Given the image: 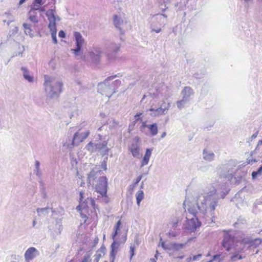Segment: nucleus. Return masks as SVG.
Wrapping results in <instances>:
<instances>
[{"label": "nucleus", "instance_id": "19", "mask_svg": "<svg viewBox=\"0 0 262 262\" xmlns=\"http://www.w3.org/2000/svg\"><path fill=\"white\" fill-rule=\"evenodd\" d=\"M233 244V239L230 235L227 234L225 236L222 245L227 251H229Z\"/></svg>", "mask_w": 262, "mask_h": 262}, {"label": "nucleus", "instance_id": "28", "mask_svg": "<svg viewBox=\"0 0 262 262\" xmlns=\"http://www.w3.org/2000/svg\"><path fill=\"white\" fill-rule=\"evenodd\" d=\"M137 204L138 206L140 205L141 202L143 200L144 198V192L140 190H139L136 194Z\"/></svg>", "mask_w": 262, "mask_h": 262}, {"label": "nucleus", "instance_id": "27", "mask_svg": "<svg viewBox=\"0 0 262 262\" xmlns=\"http://www.w3.org/2000/svg\"><path fill=\"white\" fill-rule=\"evenodd\" d=\"M123 21L121 19L117 16V15H114V24L115 26L119 29L121 34H123V32L120 26L122 23Z\"/></svg>", "mask_w": 262, "mask_h": 262}, {"label": "nucleus", "instance_id": "34", "mask_svg": "<svg viewBox=\"0 0 262 262\" xmlns=\"http://www.w3.org/2000/svg\"><path fill=\"white\" fill-rule=\"evenodd\" d=\"M167 16L165 14H157L156 16V18L157 20L161 22V25H164L165 23Z\"/></svg>", "mask_w": 262, "mask_h": 262}, {"label": "nucleus", "instance_id": "64", "mask_svg": "<svg viewBox=\"0 0 262 262\" xmlns=\"http://www.w3.org/2000/svg\"><path fill=\"white\" fill-rule=\"evenodd\" d=\"M245 3L246 4L245 6H247L248 5L249 2H251V0H244Z\"/></svg>", "mask_w": 262, "mask_h": 262}, {"label": "nucleus", "instance_id": "18", "mask_svg": "<svg viewBox=\"0 0 262 262\" xmlns=\"http://www.w3.org/2000/svg\"><path fill=\"white\" fill-rule=\"evenodd\" d=\"M229 188L226 183H224L221 187L220 189L218 188L216 190H214V195L215 194L219 198L223 199L228 193Z\"/></svg>", "mask_w": 262, "mask_h": 262}, {"label": "nucleus", "instance_id": "8", "mask_svg": "<svg viewBox=\"0 0 262 262\" xmlns=\"http://www.w3.org/2000/svg\"><path fill=\"white\" fill-rule=\"evenodd\" d=\"M121 225V221L119 220L117 222L116 224L115 225L114 230V232L112 234V238L114 240L113 243L112 244L111 246V251L110 253V262H114V260L115 258L116 254L118 252V250L119 246V243L118 242H116L115 239V237L118 235V231L120 230V227Z\"/></svg>", "mask_w": 262, "mask_h": 262}, {"label": "nucleus", "instance_id": "60", "mask_svg": "<svg viewBox=\"0 0 262 262\" xmlns=\"http://www.w3.org/2000/svg\"><path fill=\"white\" fill-rule=\"evenodd\" d=\"M220 256L218 255H214V257H213L214 261H215V260H217Z\"/></svg>", "mask_w": 262, "mask_h": 262}, {"label": "nucleus", "instance_id": "21", "mask_svg": "<svg viewBox=\"0 0 262 262\" xmlns=\"http://www.w3.org/2000/svg\"><path fill=\"white\" fill-rule=\"evenodd\" d=\"M193 94V90L189 86H185L181 92L182 99L188 102L190 97Z\"/></svg>", "mask_w": 262, "mask_h": 262}, {"label": "nucleus", "instance_id": "12", "mask_svg": "<svg viewBox=\"0 0 262 262\" xmlns=\"http://www.w3.org/2000/svg\"><path fill=\"white\" fill-rule=\"evenodd\" d=\"M88 53L91 62L94 63H97L100 60L103 51L100 47L94 46Z\"/></svg>", "mask_w": 262, "mask_h": 262}, {"label": "nucleus", "instance_id": "39", "mask_svg": "<svg viewBox=\"0 0 262 262\" xmlns=\"http://www.w3.org/2000/svg\"><path fill=\"white\" fill-rule=\"evenodd\" d=\"M188 102L184 99H182L180 100H179L177 102V105L178 107L181 110L182 108H183L185 106V105Z\"/></svg>", "mask_w": 262, "mask_h": 262}, {"label": "nucleus", "instance_id": "17", "mask_svg": "<svg viewBox=\"0 0 262 262\" xmlns=\"http://www.w3.org/2000/svg\"><path fill=\"white\" fill-rule=\"evenodd\" d=\"M107 56L109 58H113V54H116L120 50V45L114 42L106 45Z\"/></svg>", "mask_w": 262, "mask_h": 262}, {"label": "nucleus", "instance_id": "48", "mask_svg": "<svg viewBox=\"0 0 262 262\" xmlns=\"http://www.w3.org/2000/svg\"><path fill=\"white\" fill-rule=\"evenodd\" d=\"M142 115V113H137L136 115L134 116L135 120L137 122L138 121L141 120V115Z\"/></svg>", "mask_w": 262, "mask_h": 262}, {"label": "nucleus", "instance_id": "2", "mask_svg": "<svg viewBox=\"0 0 262 262\" xmlns=\"http://www.w3.org/2000/svg\"><path fill=\"white\" fill-rule=\"evenodd\" d=\"M101 172L99 168H93L88 174L87 182L90 185H95L96 191L100 195H105L107 191V179L105 176H100L97 179Z\"/></svg>", "mask_w": 262, "mask_h": 262}, {"label": "nucleus", "instance_id": "35", "mask_svg": "<svg viewBox=\"0 0 262 262\" xmlns=\"http://www.w3.org/2000/svg\"><path fill=\"white\" fill-rule=\"evenodd\" d=\"M186 244H178L172 243V250L178 251L184 247Z\"/></svg>", "mask_w": 262, "mask_h": 262}, {"label": "nucleus", "instance_id": "31", "mask_svg": "<svg viewBox=\"0 0 262 262\" xmlns=\"http://www.w3.org/2000/svg\"><path fill=\"white\" fill-rule=\"evenodd\" d=\"M162 238H160V245L162 248L166 251H170L172 250V243H166L162 241Z\"/></svg>", "mask_w": 262, "mask_h": 262}, {"label": "nucleus", "instance_id": "53", "mask_svg": "<svg viewBox=\"0 0 262 262\" xmlns=\"http://www.w3.org/2000/svg\"><path fill=\"white\" fill-rule=\"evenodd\" d=\"M33 2L40 6L44 4V2L42 0H34Z\"/></svg>", "mask_w": 262, "mask_h": 262}, {"label": "nucleus", "instance_id": "62", "mask_svg": "<svg viewBox=\"0 0 262 262\" xmlns=\"http://www.w3.org/2000/svg\"><path fill=\"white\" fill-rule=\"evenodd\" d=\"M26 0H20L19 2V6L23 4H24Z\"/></svg>", "mask_w": 262, "mask_h": 262}, {"label": "nucleus", "instance_id": "11", "mask_svg": "<svg viewBox=\"0 0 262 262\" xmlns=\"http://www.w3.org/2000/svg\"><path fill=\"white\" fill-rule=\"evenodd\" d=\"M74 36L75 40L76 48L72 49V52L75 55L78 56L82 50L84 43V39L82 35L78 32H75Z\"/></svg>", "mask_w": 262, "mask_h": 262}, {"label": "nucleus", "instance_id": "58", "mask_svg": "<svg viewBox=\"0 0 262 262\" xmlns=\"http://www.w3.org/2000/svg\"><path fill=\"white\" fill-rule=\"evenodd\" d=\"M151 29L152 32H155L156 33H159L161 31V28H158L157 29H154L152 26L151 27Z\"/></svg>", "mask_w": 262, "mask_h": 262}, {"label": "nucleus", "instance_id": "40", "mask_svg": "<svg viewBox=\"0 0 262 262\" xmlns=\"http://www.w3.org/2000/svg\"><path fill=\"white\" fill-rule=\"evenodd\" d=\"M262 173V166H260L256 171H253L252 177L253 179H255L258 175H260Z\"/></svg>", "mask_w": 262, "mask_h": 262}, {"label": "nucleus", "instance_id": "29", "mask_svg": "<svg viewBox=\"0 0 262 262\" xmlns=\"http://www.w3.org/2000/svg\"><path fill=\"white\" fill-rule=\"evenodd\" d=\"M62 230V223L60 220L57 221L55 226L54 229V232L56 235H59L61 233Z\"/></svg>", "mask_w": 262, "mask_h": 262}, {"label": "nucleus", "instance_id": "46", "mask_svg": "<svg viewBox=\"0 0 262 262\" xmlns=\"http://www.w3.org/2000/svg\"><path fill=\"white\" fill-rule=\"evenodd\" d=\"M242 257L241 255H239L238 254H234L232 257V260H236V259H242Z\"/></svg>", "mask_w": 262, "mask_h": 262}, {"label": "nucleus", "instance_id": "54", "mask_svg": "<svg viewBox=\"0 0 262 262\" xmlns=\"http://www.w3.org/2000/svg\"><path fill=\"white\" fill-rule=\"evenodd\" d=\"M202 256V254H199L196 255H194L193 256V258H192V260L193 261H195V260H197L198 259H199Z\"/></svg>", "mask_w": 262, "mask_h": 262}, {"label": "nucleus", "instance_id": "16", "mask_svg": "<svg viewBox=\"0 0 262 262\" xmlns=\"http://www.w3.org/2000/svg\"><path fill=\"white\" fill-rule=\"evenodd\" d=\"M162 105H160L159 107H150L148 111L151 112V116H156L161 115L165 114L167 111L170 107V104L168 103L166 107H162Z\"/></svg>", "mask_w": 262, "mask_h": 262}, {"label": "nucleus", "instance_id": "7", "mask_svg": "<svg viewBox=\"0 0 262 262\" xmlns=\"http://www.w3.org/2000/svg\"><path fill=\"white\" fill-rule=\"evenodd\" d=\"M237 165V162L235 160H230L229 162L224 165L222 169H223V172L221 171V175L224 177L225 179H228V181L234 183L236 182V180L235 181H233V179H236V174L237 172L238 169H236V172L233 170V168L236 166Z\"/></svg>", "mask_w": 262, "mask_h": 262}, {"label": "nucleus", "instance_id": "26", "mask_svg": "<svg viewBox=\"0 0 262 262\" xmlns=\"http://www.w3.org/2000/svg\"><path fill=\"white\" fill-rule=\"evenodd\" d=\"M144 176V174H140L137 178L134 180V183L128 186V191L132 193L135 188L137 186L138 184Z\"/></svg>", "mask_w": 262, "mask_h": 262}, {"label": "nucleus", "instance_id": "3", "mask_svg": "<svg viewBox=\"0 0 262 262\" xmlns=\"http://www.w3.org/2000/svg\"><path fill=\"white\" fill-rule=\"evenodd\" d=\"M43 83L45 92L47 98H57L62 91V82L54 77L45 75Z\"/></svg>", "mask_w": 262, "mask_h": 262}, {"label": "nucleus", "instance_id": "9", "mask_svg": "<svg viewBox=\"0 0 262 262\" xmlns=\"http://www.w3.org/2000/svg\"><path fill=\"white\" fill-rule=\"evenodd\" d=\"M28 19L33 24V25L28 23H24L23 26L24 28L25 34L32 37L33 36V33L32 28L35 27L38 24V19L35 13H30V11L28 12Z\"/></svg>", "mask_w": 262, "mask_h": 262}, {"label": "nucleus", "instance_id": "24", "mask_svg": "<svg viewBox=\"0 0 262 262\" xmlns=\"http://www.w3.org/2000/svg\"><path fill=\"white\" fill-rule=\"evenodd\" d=\"M89 200V198H87V200L85 199L83 200V193L82 191L80 192V198H79V203L80 204L77 206V209L79 211H80L82 209H84L87 206V203Z\"/></svg>", "mask_w": 262, "mask_h": 262}, {"label": "nucleus", "instance_id": "38", "mask_svg": "<svg viewBox=\"0 0 262 262\" xmlns=\"http://www.w3.org/2000/svg\"><path fill=\"white\" fill-rule=\"evenodd\" d=\"M3 16H5L8 18V20L7 21V24L8 26L14 20L13 16L10 13L6 12L4 14Z\"/></svg>", "mask_w": 262, "mask_h": 262}, {"label": "nucleus", "instance_id": "10", "mask_svg": "<svg viewBox=\"0 0 262 262\" xmlns=\"http://www.w3.org/2000/svg\"><path fill=\"white\" fill-rule=\"evenodd\" d=\"M159 92L157 90H151L143 95L141 100V103L149 102L151 107H152L155 102L159 97Z\"/></svg>", "mask_w": 262, "mask_h": 262}, {"label": "nucleus", "instance_id": "36", "mask_svg": "<svg viewBox=\"0 0 262 262\" xmlns=\"http://www.w3.org/2000/svg\"><path fill=\"white\" fill-rule=\"evenodd\" d=\"M48 208H37L36 211L39 215H46L48 213Z\"/></svg>", "mask_w": 262, "mask_h": 262}, {"label": "nucleus", "instance_id": "50", "mask_svg": "<svg viewBox=\"0 0 262 262\" xmlns=\"http://www.w3.org/2000/svg\"><path fill=\"white\" fill-rule=\"evenodd\" d=\"M255 162H256V160L254 159H253L252 158L249 157L247 159V162L249 164H252L253 163Z\"/></svg>", "mask_w": 262, "mask_h": 262}, {"label": "nucleus", "instance_id": "55", "mask_svg": "<svg viewBox=\"0 0 262 262\" xmlns=\"http://www.w3.org/2000/svg\"><path fill=\"white\" fill-rule=\"evenodd\" d=\"M171 224L173 227H176L178 225V220H173V221L171 222Z\"/></svg>", "mask_w": 262, "mask_h": 262}, {"label": "nucleus", "instance_id": "30", "mask_svg": "<svg viewBox=\"0 0 262 262\" xmlns=\"http://www.w3.org/2000/svg\"><path fill=\"white\" fill-rule=\"evenodd\" d=\"M147 128L149 129L150 134L152 136H156L158 133V126L156 123L147 126Z\"/></svg>", "mask_w": 262, "mask_h": 262}, {"label": "nucleus", "instance_id": "33", "mask_svg": "<svg viewBox=\"0 0 262 262\" xmlns=\"http://www.w3.org/2000/svg\"><path fill=\"white\" fill-rule=\"evenodd\" d=\"M95 147H96V143H94L92 142H90L86 145L85 148L91 153H93L97 152Z\"/></svg>", "mask_w": 262, "mask_h": 262}, {"label": "nucleus", "instance_id": "15", "mask_svg": "<svg viewBox=\"0 0 262 262\" xmlns=\"http://www.w3.org/2000/svg\"><path fill=\"white\" fill-rule=\"evenodd\" d=\"M135 140H136L135 142L131 144V145L129 146V150L132 153L133 156L134 158H136L138 159L140 158L141 155L140 153V146L138 144V141L139 140V137H136Z\"/></svg>", "mask_w": 262, "mask_h": 262}, {"label": "nucleus", "instance_id": "23", "mask_svg": "<svg viewBox=\"0 0 262 262\" xmlns=\"http://www.w3.org/2000/svg\"><path fill=\"white\" fill-rule=\"evenodd\" d=\"M20 70L24 79L30 83L33 82L34 77L30 74L29 70L25 67H21Z\"/></svg>", "mask_w": 262, "mask_h": 262}, {"label": "nucleus", "instance_id": "61", "mask_svg": "<svg viewBox=\"0 0 262 262\" xmlns=\"http://www.w3.org/2000/svg\"><path fill=\"white\" fill-rule=\"evenodd\" d=\"M36 225V221L35 219H34L33 221V223H32V226H33V227H35Z\"/></svg>", "mask_w": 262, "mask_h": 262}, {"label": "nucleus", "instance_id": "51", "mask_svg": "<svg viewBox=\"0 0 262 262\" xmlns=\"http://www.w3.org/2000/svg\"><path fill=\"white\" fill-rule=\"evenodd\" d=\"M58 35L61 38H64L66 37V33L63 30H60L59 32Z\"/></svg>", "mask_w": 262, "mask_h": 262}, {"label": "nucleus", "instance_id": "42", "mask_svg": "<svg viewBox=\"0 0 262 262\" xmlns=\"http://www.w3.org/2000/svg\"><path fill=\"white\" fill-rule=\"evenodd\" d=\"M72 167L77 170V160L76 158H72L71 159Z\"/></svg>", "mask_w": 262, "mask_h": 262}, {"label": "nucleus", "instance_id": "5", "mask_svg": "<svg viewBox=\"0 0 262 262\" xmlns=\"http://www.w3.org/2000/svg\"><path fill=\"white\" fill-rule=\"evenodd\" d=\"M198 203H193L198 204L199 207V210L204 214L213 210V192L210 191L208 193H204L199 195L198 198Z\"/></svg>", "mask_w": 262, "mask_h": 262}, {"label": "nucleus", "instance_id": "25", "mask_svg": "<svg viewBox=\"0 0 262 262\" xmlns=\"http://www.w3.org/2000/svg\"><path fill=\"white\" fill-rule=\"evenodd\" d=\"M203 159L207 162H210L213 160V153L211 151H208L207 149L205 148L203 152Z\"/></svg>", "mask_w": 262, "mask_h": 262}, {"label": "nucleus", "instance_id": "6", "mask_svg": "<svg viewBox=\"0 0 262 262\" xmlns=\"http://www.w3.org/2000/svg\"><path fill=\"white\" fill-rule=\"evenodd\" d=\"M46 15L48 17L49 21L48 27L51 32V36L54 43H57L56 37V21L60 20V17L56 15V11L55 9H50L46 11Z\"/></svg>", "mask_w": 262, "mask_h": 262}, {"label": "nucleus", "instance_id": "47", "mask_svg": "<svg viewBox=\"0 0 262 262\" xmlns=\"http://www.w3.org/2000/svg\"><path fill=\"white\" fill-rule=\"evenodd\" d=\"M101 199H102V201L105 203H107L110 201V199L106 194L105 195H101Z\"/></svg>", "mask_w": 262, "mask_h": 262}, {"label": "nucleus", "instance_id": "44", "mask_svg": "<svg viewBox=\"0 0 262 262\" xmlns=\"http://www.w3.org/2000/svg\"><path fill=\"white\" fill-rule=\"evenodd\" d=\"M101 257V254L100 253L97 252L94 256V258L93 260V262H98Z\"/></svg>", "mask_w": 262, "mask_h": 262}, {"label": "nucleus", "instance_id": "56", "mask_svg": "<svg viewBox=\"0 0 262 262\" xmlns=\"http://www.w3.org/2000/svg\"><path fill=\"white\" fill-rule=\"evenodd\" d=\"M148 125H147V124H146V122H143L142 123V125H141V127H140V130H141V131H143V129L144 128H145V127H147V126H148Z\"/></svg>", "mask_w": 262, "mask_h": 262}, {"label": "nucleus", "instance_id": "14", "mask_svg": "<svg viewBox=\"0 0 262 262\" xmlns=\"http://www.w3.org/2000/svg\"><path fill=\"white\" fill-rule=\"evenodd\" d=\"M39 255L38 250L35 247H31L27 249L24 254V258L26 261L29 262L32 260Z\"/></svg>", "mask_w": 262, "mask_h": 262}, {"label": "nucleus", "instance_id": "43", "mask_svg": "<svg viewBox=\"0 0 262 262\" xmlns=\"http://www.w3.org/2000/svg\"><path fill=\"white\" fill-rule=\"evenodd\" d=\"M130 259L131 260L133 256L135 255V246L131 245L130 246Z\"/></svg>", "mask_w": 262, "mask_h": 262}, {"label": "nucleus", "instance_id": "4", "mask_svg": "<svg viewBox=\"0 0 262 262\" xmlns=\"http://www.w3.org/2000/svg\"><path fill=\"white\" fill-rule=\"evenodd\" d=\"M116 77V75H114L107 77L103 82L99 83L98 85V92L108 98L111 97L121 84L119 80L111 82Z\"/></svg>", "mask_w": 262, "mask_h": 262}, {"label": "nucleus", "instance_id": "32", "mask_svg": "<svg viewBox=\"0 0 262 262\" xmlns=\"http://www.w3.org/2000/svg\"><path fill=\"white\" fill-rule=\"evenodd\" d=\"M34 173L38 178H40L42 174L41 170L40 169V162L37 160H36L35 162Z\"/></svg>", "mask_w": 262, "mask_h": 262}, {"label": "nucleus", "instance_id": "63", "mask_svg": "<svg viewBox=\"0 0 262 262\" xmlns=\"http://www.w3.org/2000/svg\"><path fill=\"white\" fill-rule=\"evenodd\" d=\"M192 260V258L191 257H188L187 259H186V262H191Z\"/></svg>", "mask_w": 262, "mask_h": 262}, {"label": "nucleus", "instance_id": "49", "mask_svg": "<svg viewBox=\"0 0 262 262\" xmlns=\"http://www.w3.org/2000/svg\"><path fill=\"white\" fill-rule=\"evenodd\" d=\"M136 121H133L130 124H129L128 126V130H129V132L133 130L134 127L136 125Z\"/></svg>", "mask_w": 262, "mask_h": 262}, {"label": "nucleus", "instance_id": "52", "mask_svg": "<svg viewBox=\"0 0 262 262\" xmlns=\"http://www.w3.org/2000/svg\"><path fill=\"white\" fill-rule=\"evenodd\" d=\"M101 167L102 169H103L104 170H106L107 166H106V162L105 160H104L101 165Z\"/></svg>", "mask_w": 262, "mask_h": 262}, {"label": "nucleus", "instance_id": "22", "mask_svg": "<svg viewBox=\"0 0 262 262\" xmlns=\"http://www.w3.org/2000/svg\"><path fill=\"white\" fill-rule=\"evenodd\" d=\"M152 151V148H147L146 150L145 154L141 161L140 167H143L148 164Z\"/></svg>", "mask_w": 262, "mask_h": 262}, {"label": "nucleus", "instance_id": "45", "mask_svg": "<svg viewBox=\"0 0 262 262\" xmlns=\"http://www.w3.org/2000/svg\"><path fill=\"white\" fill-rule=\"evenodd\" d=\"M81 262H91L90 255L88 254H85Z\"/></svg>", "mask_w": 262, "mask_h": 262}, {"label": "nucleus", "instance_id": "1", "mask_svg": "<svg viewBox=\"0 0 262 262\" xmlns=\"http://www.w3.org/2000/svg\"><path fill=\"white\" fill-rule=\"evenodd\" d=\"M183 205L186 212V223L184 225L185 230L188 232L195 231L198 227L201 225L199 221L200 214L198 212L199 207L198 204H193L192 202L185 200Z\"/></svg>", "mask_w": 262, "mask_h": 262}, {"label": "nucleus", "instance_id": "57", "mask_svg": "<svg viewBox=\"0 0 262 262\" xmlns=\"http://www.w3.org/2000/svg\"><path fill=\"white\" fill-rule=\"evenodd\" d=\"M75 82L79 86H81L82 84V81L79 78L75 79Z\"/></svg>", "mask_w": 262, "mask_h": 262}, {"label": "nucleus", "instance_id": "13", "mask_svg": "<svg viewBox=\"0 0 262 262\" xmlns=\"http://www.w3.org/2000/svg\"><path fill=\"white\" fill-rule=\"evenodd\" d=\"M90 132L89 130L80 132L78 131L76 132L73 137L72 145L73 146L77 145L79 143L82 142L85 140L89 135Z\"/></svg>", "mask_w": 262, "mask_h": 262}, {"label": "nucleus", "instance_id": "37", "mask_svg": "<svg viewBox=\"0 0 262 262\" xmlns=\"http://www.w3.org/2000/svg\"><path fill=\"white\" fill-rule=\"evenodd\" d=\"M40 5L37 4L34 2H33V6L31 7L30 10V13H35V11L37 10H39Z\"/></svg>", "mask_w": 262, "mask_h": 262}, {"label": "nucleus", "instance_id": "41", "mask_svg": "<svg viewBox=\"0 0 262 262\" xmlns=\"http://www.w3.org/2000/svg\"><path fill=\"white\" fill-rule=\"evenodd\" d=\"M261 243V240L259 238H256L251 242V246L254 247H258Z\"/></svg>", "mask_w": 262, "mask_h": 262}, {"label": "nucleus", "instance_id": "59", "mask_svg": "<svg viewBox=\"0 0 262 262\" xmlns=\"http://www.w3.org/2000/svg\"><path fill=\"white\" fill-rule=\"evenodd\" d=\"M46 6H40L39 9L40 12H45L46 11Z\"/></svg>", "mask_w": 262, "mask_h": 262}, {"label": "nucleus", "instance_id": "20", "mask_svg": "<svg viewBox=\"0 0 262 262\" xmlns=\"http://www.w3.org/2000/svg\"><path fill=\"white\" fill-rule=\"evenodd\" d=\"M107 142L106 141H103L102 143H96V151L101 152L102 155L107 154L108 148L107 147Z\"/></svg>", "mask_w": 262, "mask_h": 262}]
</instances>
